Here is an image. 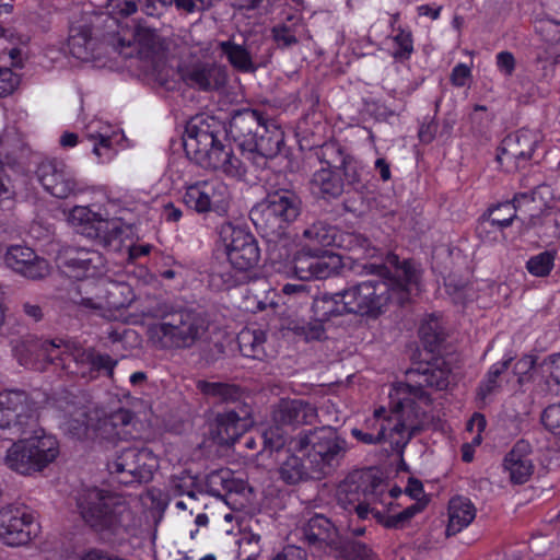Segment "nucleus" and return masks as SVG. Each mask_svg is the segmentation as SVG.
Instances as JSON below:
<instances>
[{
	"instance_id": "nucleus-1",
	"label": "nucleus",
	"mask_w": 560,
	"mask_h": 560,
	"mask_svg": "<svg viewBox=\"0 0 560 560\" xmlns=\"http://www.w3.org/2000/svg\"><path fill=\"white\" fill-rule=\"evenodd\" d=\"M363 270L376 275L380 280H368L342 290L348 314L377 318L386 311L390 301L402 305L409 301L418 283V271L410 260H399L395 254H387L383 262L364 264Z\"/></svg>"
},
{
	"instance_id": "nucleus-2",
	"label": "nucleus",
	"mask_w": 560,
	"mask_h": 560,
	"mask_svg": "<svg viewBox=\"0 0 560 560\" xmlns=\"http://www.w3.org/2000/svg\"><path fill=\"white\" fill-rule=\"evenodd\" d=\"M221 126L213 118H195L186 127L184 149L189 159L206 170L221 171L234 178H243L246 163L237 158L220 139Z\"/></svg>"
},
{
	"instance_id": "nucleus-3",
	"label": "nucleus",
	"mask_w": 560,
	"mask_h": 560,
	"mask_svg": "<svg viewBox=\"0 0 560 560\" xmlns=\"http://www.w3.org/2000/svg\"><path fill=\"white\" fill-rule=\"evenodd\" d=\"M75 510L92 530L104 537L128 533L136 526L135 513L119 494L98 487H84L74 495Z\"/></svg>"
},
{
	"instance_id": "nucleus-4",
	"label": "nucleus",
	"mask_w": 560,
	"mask_h": 560,
	"mask_svg": "<svg viewBox=\"0 0 560 560\" xmlns=\"http://www.w3.org/2000/svg\"><path fill=\"white\" fill-rule=\"evenodd\" d=\"M14 428L15 435L22 438L7 451L4 463L10 469L31 475L43 470L57 458L58 442L39 427L36 415L27 416L26 422L20 421Z\"/></svg>"
},
{
	"instance_id": "nucleus-5",
	"label": "nucleus",
	"mask_w": 560,
	"mask_h": 560,
	"mask_svg": "<svg viewBox=\"0 0 560 560\" xmlns=\"http://www.w3.org/2000/svg\"><path fill=\"white\" fill-rule=\"evenodd\" d=\"M219 236L225 247L228 261L233 270L214 268L210 275L211 285L230 289L246 279V272L253 270L260 260V248L255 236L248 231L224 222L219 228Z\"/></svg>"
},
{
	"instance_id": "nucleus-6",
	"label": "nucleus",
	"mask_w": 560,
	"mask_h": 560,
	"mask_svg": "<svg viewBox=\"0 0 560 560\" xmlns=\"http://www.w3.org/2000/svg\"><path fill=\"white\" fill-rule=\"evenodd\" d=\"M207 330L208 325L199 313L178 308L164 313L152 324L149 338L160 350H185L192 348Z\"/></svg>"
},
{
	"instance_id": "nucleus-7",
	"label": "nucleus",
	"mask_w": 560,
	"mask_h": 560,
	"mask_svg": "<svg viewBox=\"0 0 560 560\" xmlns=\"http://www.w3.org/2000/svg\"><path fill=\"white\" fill-rule=\"evenodd\" d=\"M291 444L293 451L306 457L317 475H326L338 466L348 448L347 441L330 425L301 432Z\"/></svg>"
},
{
	"instance_id": "nucleus-8",
	"label": "nucleus",
	"mask_w": 560,
	"mask_h": 560,
	"mask_svg": "<svg viewBox=\"0 0 560 560\" xmlns=\"http://www.w3.org/2000/svg\"><path fill=\"white\" fill-rule=\"evenodd\" d=\"M301 211V197L292 189L279 188L269 191L254 206L249 218L262 236L272 240L281 236L285 228L299 218Z\"/></svg>"
},
{
	"instance_id": "nucleus-9",
	"label": "nucleus",
	"mask_w": 560,
	"mask_h": 560,
	"mask_svg": "<svg viewBox=\"0 0 560 560\" xmlns=\"http://www.w3.org/2000/svg\"><path fill=\"white\" fill-rule=\"evenodd\" d=\"M316 417L317 409L306 400L280 399L272 408V425L264 432L265 445L271 451H279L287 443L291 431L312 424Z\"/></svg>"
},
{
	"instance_id": "nucleus-10",
	"label": "nucleus",
	"mask_w": 560,
	"mask_h": 560,
	"mask_svg": "<svg viewBox=\"0 0 560 560\" xmlns=\"http://www.w3.org/2000/svg\"><path fill=\"white\" fill-rule=\"evenodd\" d=\"M156 467V456L152 450L145 446L122 447L107 460L109 474L122 485L150 481Z\"/></svg>"
},
{
	"instance_id": "nucleus-11",
	"label": "nucleus",
	"mask_w": 560,
	"mask_h": 560,
	"mask_svg": "<svg viewBox=\"0 0 560 560\" xmlns=\"http://www.w3.org/2000/svg\"><path fill=\"white\" fill-rule=\"evenodd\" d=\"M399 401L393 410L394 416L388 427V441L393 448L402 450L422 430L425 411L420 407L418 398L402 393V385L398 388Z\"/></svg>"
},
{
	"instance_id": "nucleus-12",
	"label": "nucleus",
	"mask_w": 560,
	"mask_h": 560,
	"mask_svg": "<svg viewBox=\"0 0 560 560\" xmlns=\"http://www.w3.org/2000/svg\"><path fill=\"white\" fill-rule=\"evenodd\" d=\"M541 141L542 135L537 129L521 128L509 133L498 148L497 162L508 173L524 168L534 159Z\"/></svg>"
},
{
	"instance_id": "nucleus-13",
	"label": "nucleus",
	"mask_w": 560,
	"mask_h": 560,
	"mask_svg": "<svg viewBox=\"0 0 560 560\" xmlns=\"http://www.w3.org/2000/svg\"><path fill=\"white\" fill-rule=\"evenodd\" d=\"M70 362H73L77 366L75 370H71V373L80 374L83 377L89 376L91 378L95 377L101 371H105L109 377H113L114 368L117 364V361L113 360L110 355L101 354L93 348L85 349L74 343H65L60 346L57 365L69 370Z\"/></svg>"
},
{
	"instance_id": "nucleus-14",
	"label": "nucleus",
	"mask_w": 560,
	"mask_h": 560,
	"mask_svg": "<svg viewBox=\"0 0 560 560\" xmlns=\"http://www.w3.org/2000/svg\"><path fill=\"white\" fill-rule=\"evenodd\" d=\"M221 52L230 65L243 73H254L257 69L266 67L272 57L271 47L262 39L240 45L232 40L219 44Z\"/></svg>"
},
{
	"instance_id": "nucleus-15",
	"label": "nucleus",
	"mask_w": 560,
	"mask_h": 560,
	"mask_svg": "<svg viewBox=\"0 0 560 560\" xmlns=\"http://www.w3.org/2000/svg\"><path fill=\"white\" fill-rule=\"evenodd\" d=\"M183 82L190 89L205 93H220L229 83L226 66L215 61H196L179 69Z\"/></svg>"
},
{
	"instance_id": "nucleus-16",
	"label": "nucleus",
	"mask_w": 560,
	"mask_h": 560,
	"mask_svg": "<svg viewBox=\"0 0 560 560\" xmlns=\"http://www.w3.org/2000/svg\"><path fill=\"white\" fill-rule=\"evenodd\" d=\"M341 260L338 255L327 250L303 248L292 260L293 273L301 280L326 279L340 268Z\"/></svg>"
},
{
	"instance_id": "nucleus-17",
	"label": "nucleus",
	"mask_w": 560,
	"mask_h": 560,
	"mask_svg": "<svg viewBox=\"0 0 560 560\" xmlns=\"http://www.w3.org/2000/svg\"><path fill=\"white\" fill-rule=\"evenodd\" d=\"M36 175L45 190L57 198H68L82 191V187L63 161L44 159L37 166Z\"/></svg>"
},
{
	"instance_id": "nucleus-18",
	"label": "nucleus",
	"mask_w": 560,
	"mask_h": 560,
	"mask_svg": "<svg viewBox=\"0 0 560 560\" xmlns=\"http://www.w3.org/2000/svg\"><path fill=\"white\" fill-rule=\"evenodd\" d=\"M433 364L420 365L417 369L407 372L408 383L402 385V393L418 398L424 405L430 404V397L425 393L424 387L435 388L438 390L445 389L450 384V369Z\"/></svg>"
},
{
	"instance_id": "nucleus-19",
	"label": "nucleus",
	"mask_w": 560,
	"mask_h": 560,
	"mask_svg": "<svg viewBox=\"0 0 560 560\" xmlns=\"http://www.w3.org/2000/svg\"><path fill=\"white\" fill-rule=\"evenodd\" d=\"M33 526V517L24 508L9 504L0 509V539L7 545L27 544Z\"/></svg>"
},
{
	"instance_id": "nucleus-20",
	"label": "nucleus",
	"mask_w": 560,
	"mask_h": 560,
	"mask_svg": "<svg viewBox=\"0 0 560 560\" xmlns=\"http://www.w3.org/2000/svg\"><path fill=\"white\" fill-rule=\"evenodd\" d=\"M283 143V131L273 120L268 119L244 158L256 167H265L268 160L280 153Z\"/></svg>"
},
{
	"instance_id": "nucleus-21",
	"label": "nucleus",
	"mask_w": 560,
	"mask_h": 560,
	"mask_svg": "<svg viewBox=\"0 0 560 560\" xmlns=\"http://www.w3.org/2000/svg\"><path fill=\"white\" fill-rule=\"evenodd\" d=\"M268 119L257 110L244 108L235 112L229 122L228 132L242 150V155L254 144L259 131Z\"/></svg>"
},
{
	"instance_id": "nucleus-22",
	"label": "nucleus",
	"mask_w": 560,
	"mask_h": 560,
	"mask_svg": "<svg viewBox=\"0 0 560 560\" xmlns=\"http://www.w3.org/2000/svg\"><path fill=\"white\" fill-rule=\"evenodd\" d=\"M250 424V408L240 407V411L228 410L218 413L212 430L213 440L220 445H231L247 430Z\"/></svg>"
},
{
	"instance_id": "nucleus-23",
	"label": "nucleus",
	"mask_w": 560,
	"mask_h": 560,
	"mask_svg": "<svg viewBox=\"0 0 560 560\" xmlns=\"http://www.w3.org/2000/svg\"><path fill=\"white\" fill-rule=\"evenodd\" d=\"M551 194L550 187L546 184H539L532 190L520 192L515 196L514 202H505L491 209L486 223L499 229L511 225L512 221L517 218L516 212L522 211V206L528 201L544 200L546 196Z\"/></svg>"
},
{
	"instance_id": "nucleus-24",
	"label": "nucleus",
	"mask_w": 560,
	"mask_h": 560,
	"mask_svg": "<svg viewBox=\"0 0 560 560\" xmlns=\"http://www.w3.org/2000/svg\"><path fill=\"white\" fill-rule=\"evenodd\" d=\"M366 495L365 482L361 478L348 477L337 488V506L349 514H355L359 520H365L372 512Z\"/></svg>"
},
{
	"instance_id": "nucleus-25",
	"label": "nucleus",
	"mask_w": 560,
	"mask_h": 560,
	"mask_svg": "<svg viewBox=\"0 0 560 560\" xmlns=\"http://www.w3.org/2000/svg\"><path fill=\"white\" fill-rule=\"evenodd\" d=\"M532 454L533 448L529 442L520 440L505 455L504 468L509 472L511 482L523 485L529 480L535 468Z\"/></svg>"
},
{
	"instance_id": "nucleus-26",
	"label": "nucleus",
	"mask_w": 560,
	"mask_h": 560,
	"mask_svg": "<svg viewBox=\"0 0 560 560\" xmlns=\"http://www.w3.org/2000/svg\"><path fill=\"white\" fill-rule=\"evenodd\" d=\"M27 395L22 390H8L0 393V430H10L15 434L14 424L23 421L26 422V417L35 415L26 412Z\"/></svg>"
},
{
	"instance_id": "nucleus-27",
	"label": "nucleus",
	"mask_w": 560,
	"mask_h": 560,
	"mask_svg": "<svg viewBox=\"0 0 560 560\" xmlns=\"http://www.w3.org/2000/svg\"><path fill=\"white\" fill-rule=\"evenodd\" d=\"M63 265L75 271V277H94L105 266L103 255L94 249L70 248L63 254Z\"/></svg>"
},
{
	"instance_id": "nucleus-28",
	"label": "nucleus",
	"mask_w": 560,
	"mask_h": 560,
	"mask_svg": "<svg viewBox=\"0 0 560 560\" xmlns=\"http://www.w3.org/2000/svg\"><path fill=\"white\" fill-rule=\"evenodd\" d=\"M303 535L310 545L340 547L339 529L323 514H315L303 527Z\"/></svg>"
},
{
	"instance_id": "nucleus-29",
	"label": "nucleus",
	"mask_w": 560,
	"mask_h": 560,
	"mask_svg": "<svg viewBox=\"0 0 560 560\" xmlns=\"http://www.w3.org/2000/svg\"><path fill=\"white\" fill-rule=\"evenodd\" d=\"M310 186L314 195L326 201L340 198L345 191V180L337 170L329 167L317 170L312 175Z\"/></svg>"
},
{
	"instance_id": "nucleus-30",
	"label": "nucleus",
	"mask_w": 560,
	"mask_h": 560,
	"mask_svg": "<svg viewBox=\"0 0 560 560\" xmlns=\"http://www.w3.org/2000/svg\"><path fill=\"white\" fill-rule=\"evenodd\" d=\"M296 453L287 451L284 457L279 459L278 476L287 485H298L315 477L311 464L305 465L303 458Z\"/></svg>"
},
{
	"instance_id": "nucleus-31",
	"label": "nucleus",
	"mask_w": 560,
	"mask_h": 560,
	"mask_svg": "<svg viewBox=\"0 0 560 560\" xmlns=\"http://www.w3.org/2000/svg\"><path fill=\"white\" fill-rule=\"evenodd\" d=\"M476 517V508L464 497H455L448 503L446 535L453 536L467 527Z\"/></svg>"
},
{
	"instance_id": "nucleus-32",
	"label": "nucleus",
	"mask_w": 560,
	"mask_h": 560,
	"mask_svg": "<svg viewBox=\"0 0 560 560\" xmlns=\"http://www.w3.org/2000/svg\"><path fill=\"white\" fill-rule=\"evenodd\" d=\"M205 486L209 494L218 498H224L233 492H242L245 488L244 482L235 479L232 470L228 468L217 469L208 474Z\"/></svg>"
},
{
	"instance_id": "nucleus-33",
	"label": "nucleus",
	"mask_w": 560,
	"mask_h": 560,
	"mask_svg": "<svg viewBox=\"0 0 560 560\" xmlns=\"http://www.w3.org/2000/svg\"><path fill=\"white\" fill-rule=\"evenodd\" d=\"M526 229L536 230L545 241L560 237V208H547L539 214H532L525 223Z\"/></svg>"
},
{
	"instance_id": "nucleus-34",
	"label": "nucleus",
	"mask_w": 560,
	"mask_h": 560,
	"mask_svg": "<svg viewBox=\"0 0 560 560\" xmlns=\"http://www.w3.org/2000/svg\"><path fill=\"white\" fill-rule=\"evenodd\" d=\"M342 300V291L335 294L325 293L320 296H314L312 300L313 317L319 322L326 323L334 317L348 314Z\"/></svg>"
},
{
	"instance_id": "nucleus-35",
	"label": "nucleus",
	"mask_w": 560,
	"mask_h": 560,
	"mask_svg": "<svg viewBox=\"0 0 560 560\" xmlns=\"http://www.w3.org/2000/svg\"><path fill=\"white\" fill-rule=\"evenodd\" d=\"M266 332L259 328H243L237 335L241 353L250 359L264 360L266 357Z\"/></svg>"
},
{
	"instance_id": "nucleus-36",
	"label": "nucleus",
	"mask_w": 560,
	"mask_h": 560,
	"mask_svg": "<svg viewBox=\"0 0 560 560\" xmlns=\"http://www.w3.org/2000/svg\"><path fill=\"white\" fill-rule=\"evenodd\" d=\"M197 388L206 397L221 404L240 401L243 396L242 388L230 383L198 381Z\"/></svg>"
},
{
	"instance_id": "nucleus-37",
	"label": "nucleus",
	"mask_w": 560,
	"mask_h": 560,
	"mask_svg": "<svg viewBox=\"0 0 560 560\" xmlns=\"http://www.w3.org/2000/svg\"><path fill=\"white\" fill-rule=\"evenodd\" d=\"M124 233L120 221L96 219L95 223L86 226L83 234L90 238L98 240L104 246H110L113 242L121 238Z\"/></svg>"
},
{
	"instance_id": "nucleus-38",
	"label": "nucleus",
	"mask_w": 560,
	"mask_h": 560,
	"mask_svg": "<svg viewBox=\"0 0 560 560\" xmlns=\"http://www.w3.org/2000/svg\"><path fill=\"white\" fill-rule=\"evenodd\" d=\"M60 346L55 341L28 337L22 342L24 351L37 361H47L56 364L60 353Z\"/></svg>"
},
{
	"instance_id": "nucleus-39",
	"label": "nucleus",
	"mask_w": 560,
	"mask_h": 560,
	"mask_svg": "<svg viewBox=\"0 0 560 560\" xmlns=\"http://www.w3.org/2000/svg\"><path fill=\"white\" fill-rule=\"evenodd\" d=\"M335 245L354 253L358 258H374L378 254V249L371 244L370 240L359 233L337 234Z\"/></svg>"
},
{
	"instance_id": "nucleus-40",
	"label": "nucleus",
	"mask_w": 560,
	"mask_h": 560,
	"mask_svg": "<svg viewBox=\"0 0 560 560\" xmlns=\"http://www.w3.org/2000/svg\"><path fill=\"white\" fill-rule=\"evenodd\" d=\"M207 212L225 213L229 206L230 192L228 186L218 179L205 180Z\"/></svg>"
},
{
	"instance_id": "nucleus-41",
	"label": "nucleus",
	"mask_w": 560,
	"mask_h": 560,
	"mask_svg": "<svg viewBox=\"0 0 560 560\" xmlns=\"http://www.w3.org/2000/svg\"><path fill=\"white\" fill-rule=\"evenodd\" d=\"M303 237L308 241V246L327 247L337 243L336 229L323 221H317L306 228Z\"/></svg>"
},
{
	"instance_id": "nucleus-42",
	"label": "nucleus",
	"mask_w": 560,
	"mask_h": 560,
	"mask_svg": "<svg viewBox=\"0 0 560 560\" xmlns=\"http://www.w3.org/2000/svg\"><path fill=\"white\" fill-rule=\"evenodd\" d=\"M512 359L494 363L488 371L486 377L477 388V399L485 402L486 399L497 393L500 388L499 377L506 372Z\"/></svg>"
},
{
	"instance_id": "nucleus-43",
	"label": "nucleus",
	"mask_w": 560,
	"mask_h": 560,
	"mask_svg": "<svg viewBox=\"0 0 560 560\" xmlns=\"http://www.w3.org/2000/svg\"><path fill=\"white\" fill-rule=\"evenodd\" d=\"M318 161L330 170H338L349 156L345 153L343 147L334 140L327 141L315 149Z\"/></svg>"
},
{
	"instance_id": "nucleus-44",
	"label": "nucleus",
	"mask_w": 560,
	"mask_h": 560,
	"mask_svg": "<svg viewBox=\"0 0 560 560\" xmlns=\"http://www.w3.org/2000/svg\"><path fill=\"white\" fill-rule=\"evenodd\" d=\"M419 335L424 348L432 353L439 352L441 345L445 340V332L441 323L433 317L422 323Z\"/></svg>"
},
{
	"instance_id": "nucleus-45",
	"label": "nucleus",
	"mask_w": 560,
	"mask_h": 560,
	"mask_svg": "<svg viewBox=\"0 0 560 560\" xmlns=\"http://www.w3.org/2000/svg\"><path fill=\"white\" fill-rule=\"evenodd\" d=\"M108 418L114 427L115 431H117L118 440H128L133 436L135 432V415L128 409L120 408L110 415Z\"/></svg>"
},
{
	"instance_id": "nucleus-46",
	"label": "nucleus",
	"mask_w": 560,
	"mask_h": 560,
	"mask_svg": "<svg viewBox=\"0 0 560 560\" xmlns=\"http://www.w3.org/2000/svg\"><path fill=\"white\" fill-rule=\"evenodd\" d=\"M422 509L423 505L419 502H416L397 514L381 516L380 513H376V516L378 522L384 527L392 529H402L409 524L415 515L422 511Z\"/></svg>"
},
{
	"instance_id": "nucleus-47",
	"label": "nucleus",
	"mask_w": 560,
	"mask_h": 560,
	"mask_svg": "<svg viewBox=\"0 0 560 560\" xmlns=\"http://www.w3.org/2000/svg\"><path fill=\"white\" fill-rule=\"evenodd\" d=\"M35 253L32 248L25 246H11L4 256L8 267L21 273L22 270L35 259Z\"/></svg>"
},
{
	"instance_id": "nucleus-48",
	"label": "nucleus",
	"mask_w": 560,
	"mask_h": 560,
	"mask_svg": "<svg viewBox=\"0 0 560 560\" xmlns=\"http://www.w3.org/2000/svg\"><path fill=\"white\" fill-rule=\"evenodd\" d=\"M91 37L92 32L89 26L71 28L68 45L72 55L78 58H84Z\"/></svg>"
},
{
	"instance_id": "nucleus-49",
	"label": "nucleus",
	"mask_w": 560,
	"mask_h": 560,
	"mask_svg": "<svg viewBox=\"0 0 560 560\" xmlns=\"http://www.w3.org/2000/svg\"><path fill=\"white\" fill-rule=\"evenodd\" d=\"M205 180H199L190 184L186 187V191L183 196V201L187 207L194 209L199 213H206V190Z\"/></svg>"
},
{
	"instance_id": "nucleus-50",
	"label": "nucleus",
	"mask_w": 560,
	"mask_h": 560,
	"mask_svg": "<svg viewBox=\"0 0 560 560\" xmlns=\"http://www.w3.org/2000/svg\"><path fill=\"white\" fill-rule=\"evenodd\" d=\"M396 31L397 33L393 37L396 45L393 57L400 61L408 60L413 52L412 33L401 27H398Z\"/></svg>"
},
{
	"instance_id": "nucleus-51",
	"label": "nucleus",
	"mask_w": 560,
	"mask_h": 560,
	"mask_svg": "<svg viewBox=\"0 0 560 560\" xmlns=\"http://www.w3.org/2000/svg\"><path fill=\"white\" fill-rule=\"evenodd\" d=\"M555 253L546 250L529 258L526 268L536 277H546L553 268Z\"/></svg>"
},
{
	"instance_id": "nucleus-52",
	"label": "nucleus",
	"mask_w": 560,
	"mask_h": 560,
	"mask_svg": "<svg viewBox=\"0 0 560 560\" xmlns=\"http://www.w3.org/2000/svg\"><path fill=\"white\" fill-rule=\"evenodd\" d=\"M338 170L342 171V179L349 186H353L355 188L363 186V166L353 156L349 155L345 161V164H342Z\"/></svg>"
},
{
	"instance_id": "nucleus-53",
	"label": "nucleus",
	"mask_w": 560,
	"mask_h": 560,
	"mask_svg": "<svg viewBox=\"0 0 560 560\" xmlns=\"http://www.w3.org/2000/svg\"><path fill=\"white\" fill-rule=\"evenodd\" d=\"M171 489L174 495H187L189 499H196V478L186 472L174 476L171 479Z\"/></svg>"
},
{
	"instance_id": "nucleus-54",
	"label": "nucleus",
	"mask_w": 560,
	"mask_h": 560,
	"mask_svg": "<svg viewBox=\"0 0 560 560\" xmlns=\"http://www.w3.org/2000/svg\"><path fill=\"white\" fill-rule=\"evenodd\" d=\"M392 419H383L377 433L363 432L360 429H352L351 434L358 441L364 444H378L388 440L389 429L387 425L392 423Z\"/></svg>"
},
{
	"instance_id": "nucleus-55",
	"label": "nucleus",
	"mask_w": 560,
	"mask_h": 560,
	"mask_svg": "<svg viewBox=\"0 0 560 560\" xmlns=\"http://www.w3.org/2000/svg\"><path fill=\"white\" fill-rule=\"evenodd\" d=\"M281 292L283 293V295L288 296L287 302L307 304L314 298V295L311 292V287L304 283H287L282 287Z\"/></svg>"
},
{
	"instance_id": "nucleus-56",
	"label": "nucleus",
	"mask_w": 560,
	"mask_h": 560,
	"mask_svg": "<svg viewBox=\"0 0 560 560\" xmlns=\"http://www.w3.org/2000/svg\"><path fill=\"white\" fill-rule=\"evenodd\" d=\"M323 322H319L315 317L313 320L295 325L292 330L295 335L303 337L306 341L320 340L325 336V327Z\"/></svg>"
},
{
	"instance_id": "nucleus-57",
	"label": "nucleus",
	"mask_w": 560,
	"mask_h": 560,
	"mask_svg": "<svg viewBox=\"0 0 560 560\" xmlns=\"http://www.w3.org/2000/svg\"><path fill=\"white\" fill-rule=\"evenodd\" d=\"M271 35L279 48H289L299 43L291 26L278 24L271 28Z\"/></svg>"
},
{
	"instance_id": "nucleus-58",
	"label": "nucleus",
	"mask_w": 560,
	"mask_h": 560,
	"mask_svg": "<svg viewBox=\"0 0 560 560\" xmlns=\"http://www.w3.org/2000/svg\"><path fill=\"white\" fill-rule=\"evenodd\" d=\"M49 272L50 267L48 261L35 255V259H32V262L25 266L21 275L32 280H38L48 276Z\"/></svg>"
},
{
	"instance_id": "nucleus-59",
	"label": "nucleus",
	"mask_w": 560,
	"mask_h": 560,
	"mask_svg": "<svg viewBox=\"0 0 560 560\" xmlns=\"http://www.w3.org/2000/svg\"><path fill=\"white\" fill-rule=\"evenodd\" d=\"M86 415L84 412L80 413L79 418H71L67 420L65 423L66 430L73 438L83 440L91 436V429L86 423Z\"/></svg>"
},
{
	"instance_id": "nucleus-60",
	"label": "nucleus",
	"mask_w": 560,
	"mask_h": 560,
	"mask_svg": "<svg viewBox=\"0 0 560 560\" xmlns=\"http://www.w3.org/2000/svg\"><path fill=\"white\" fill-rule=\"evenodd\" d=\"M541 421L547 430L560 435V404L548 406L541 415Z\"/></svg>"
},
{
	"instance_id": "nucleus-61",
	"label": "nucleus",
	"mask_w": 560,
	"mask_h": 560,
	"mask_svg": "<svg viewBox=\"0 0 560 560\" xmlns=\"http://www.w3.org/2000/svg\"><path fill=\"white\" fill-rule=\"evenodd\" d=\"M20 83V78L10 68H0V96L11 94Z\"/></svg>"
},
{
	"instance_id": "nucleus-62",
	"label": "nucleus",
	"mask_w": 560,
	"mask_h": 560,
	"mask_svg": "<svg viewBox=\"0 0 560 560\" xmlns=\"http://www.w3.org/2000/svg\"><path fill=\"white\" fill-rule=\"evenodd\" d=\"M95 438L108 442H115L117 439V431H115L108 416L100 419L96 427L93 429Z\"/></svg>"
},
{
	"instance_id": "nucleus-63",
	"label": "nucleus",
	"mask_w": 560,
	"mask_h": 560,
	"mask_svg": "<svg viewBox=\"0 0 560 560\" xmlns=\"http://www.w3.org/2000/svg\"><path fill=\"white\" fill-rule=\"evenodd\" d=\"M172 7V0H143L142 11L148 16L160 18L163 12Z\"/></svg>"
},
{
	"instance_id": "nucleus-64",
	"label": "nucleus",
	"mask_w": 560,
	"mask_h": 560,
	"mask_svg": "<svg viewBox=\"0 0 560 560\" xmlns=\"http://www.w3.org/2000/svg\"><path fill=\"white\" fill-rule=\"evenodd\" d=\"M91 215H94V213H92L88 208L75 207L70 213V220L73 224L78 222V224L82 226L81 233L83 234L84 229L96 221L91 220Z\"/></svg>"
}]
</instances>
